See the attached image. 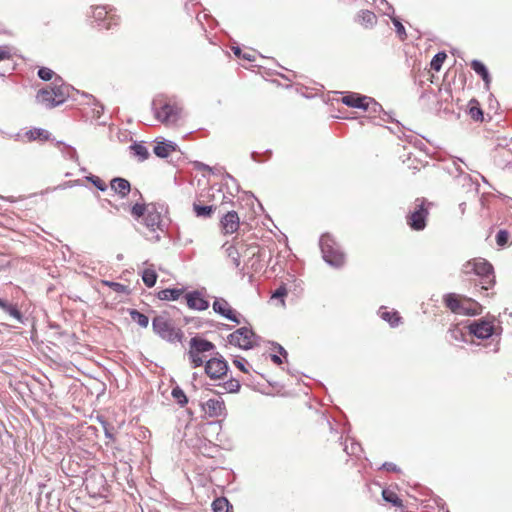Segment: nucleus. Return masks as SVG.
Listing matches in <instances>:
<instances>
[{
    "label": "nucleus",
    "instance_id": "nucleus-45",
    "mask_svg": "<svg viewBox=\"0 0 512 512\" xmlns=\"http://www.w3.org/2000/svg\"><path fill=\"white\" fill-rule=\"evenodd\" d=\"M509 234L506 230H499L496 234V243L498 246L503 247L507 244Z\"/></svg>",
    "mask_w": 512,
    "mask_h": 512
},
{
    "label": "nucleus",
    "instance_id": "nucleus-38",
    "mask_svg": "<svg viewBox=\"0 0 512 512\" xmlns=\"http://www.w3.org/2000/svg\"><path fill=\"white\" fill-rule=\"evenodd\" d=\"M446 58H447V55L443 51L435 54L430 63L431 69H433L437 72L440 71L441 67L443 65V62L445 61Z\"/></svg>",
    "mask_w": 512,
    "mask_h": 512
},
{
    "label": "nucleus",
    "instance_id": "nucleus-2",
    "mask_svg": "<svg viewBox=\"0 0 512 512\" xmlns=\"http://www.w3.org/2000/svg\"><path fill=\"white\" fill-rule=\"evenodd\" d=\"M462 272L481 277L480 285L483 290H489L495 283L493 266L483 258L467 261L462 267Z\"/></svg>",
    "mask_w": 512,
    "mask_h": 512
},
{
    "label": "nucleus",
    "instance_id": "nucleus-47",
    "mask_svg": "<svg viewBox=\"0 0 512 512\" xmlns=\"http://www.w3.org/2000/svg\"><path fill=\"white\" fill-rule=\"evenodd\" d=\"M369 106L370 107L367 109V111H370L371 113L383 112V115L385 117H387L388 119H390V116H388V114L383 111L382 106L379 103H377L374 99L371 98V102L369 103Z\"/></svg>",
    "mask_w": 512,
    "mask_h": 512
},
{
    "label": "nucleus",
    "instance_id": "nucleus-23",
    "mask_svg": "<svg viewBox=\"0 0 512 512\" xmlns=\"http://www.w3.org/2000/svg\"><path fill=\"white\" fill-rule=\"evenodd\" d=\"M471 68L481 76L485 83L486 89H489L491 83V77L486 66L479 60H473L471 62Z\"/></svg>",
    "mask_w": 512,
    "mask_h": 512
},
{
    "label": "nucleus",
    "instance_id": "nucleus-16",
    "mask_svg": "<svg viewBox=\"0 0 512 512\" xmlns=\"http://www.w3.org/2000/svg\"><path fill=\"white\" fill-rule=\"evenodd\" d=\"M52 90L54 96L57 98L58 105L63 104L66 99L70 96V90L72 87L63 82L60 76H56L52 82Z\"/></svg>",
    "mask_w": 512,
    "mask_h": 512
},
{
    "label": "nucleus",
    "instance_id": "nucleus-54",
    "mask_svg": "<svg viewBox=\"0 0 512 512\" xmlns=\"http://www.w3.org/2000/svg\"><path fill=\"white\" fill-rule=\"evenodd\" d=\"M274 346L275 349H277V351L279 352L280 355H282L283 357H287L288 353L287 351L278 343H273L272 344Z\"/></svg>",
    "mask_w": 512,
    "mask_h": 512
},
{
    "label": "nucleus",
    "instance_id": "nucleus-46",
    "mask_svg": "<svg viewBox=\"0 0 512 512\" xmlns=\"http://www.w3.org/2000/svg\"><path fill=\"white\" fill-rule=\"evenodd\" d=\"M449 335L452 339L456 341H464L465 334L457 326H454L453 328L449 329Z\"/></svg>",
    "mask_w": 512,
    "mask_h": 512
},
{
    "label": "nucleus",
    "instance_id": "nucleus-61",
    "mask_svg": "<svg viewBox=\"0 0 512 512\" xmlns=\"http://www.w3.org/2000/svg\"><path fill=\"white\" fill-rule=\"evenodd\" d=\"M457 171H459V173H463V170L460 167L457 168Z\"/></svg>",
    "mask_w": 512,
    "mask_h": 512
},
{
    "label": "nucleus",
    "instance_id": "nucleus-10",
    "mask_svg": "<svg viewBox=\"0 0 512 512\" xmlns=\"http://www.w3.org/2000/svg\"><path fill=\"white\" fill-rule=\"evenodd\" d=\"M202 410L211 418L226 416L225 402L221 397L211 398L201 404Z\"/></svg>",
    "mask_w": 512,
    "mask_h": 512
},
{
    "label": "nucleus",
    "instance_id": "nucleus-53",
    "mask_svg": "<svg viewBox=\"0 0 512 512\" xmlns=\"http://www.w3.org/2000/svg\"><path fill=\"white\" fill-rule=\"evenodd\" d=\"M382 468L385 469L386 471H392V472H397L399 470L398 467L394 463H391V462H385L382 465Z\"/></svg>",
    "mask_w": 512,
    "mask_h": 512
},
{
    "label": "nucleus",
    "instance_id": "nucleus-12",
    "mask_svg": "<svg viewBox=\"0 0 512 512\" xmlns=\"http://www.w3.org/2000/svg\"><path fill=\"white\" fill-rule=\"evenodd\" d=\"M469 333L479 339L489 338L494 331V326L491 322L485 320L474 321L468 326Z\"/></svg>",
    "mask_w": 512,
    "mask_h": 512
},
{
    "label": "nucleus",
    "instance_id": "nucleus-41",
    "mask_svg": "<svg viewBox=\"0 0 512 512\" xmlns=\"http://www.w3.org/2000/svg\"><path fill=\"white\" fill-rule=\"evenodd\" d=\"M344 451L348 455L359 456L360 452L362 451V448L359 443L355 442L354 440H351L350 445H345Z\"/></svg>",
    "mask_w": 512,
    "mask_h": 512
},
{
    "label": "nucleus",
    "instance_id": "nucleus-6",
    "mask_svg": "<svg viewBox=\"0 0 512 512\" xmlns=\"http://www.w3.org/2000/svg\"><path fill=\"white\" fill-rule=\"evenodd\" d=\"M152 109L155 118L165 125L177 123L182 112V109L177 104H171L162 97H157L152 101Z\"/></svg>",
    "mask_w": 512,
    "mask_h": 512
},
{
    "label": "nucleus",
    "instance_id": "nucleus-36",
    "mask_svg": "<svg viewBox=\"0 0 512 512\" xmlns=\"http://www.w3.org/2000/svg\"><path fill=\"white\" fill-rule=\"evenodd\" d=\"M142 280L147 287L151 288L156 284L157 274L153 269H145L142 273Z\"/></svg>",
    "mask_w": 512,
    "mask_h": 512
},
{
    "label": "nucleus",
    "instance_id": "nucleus-58",
    "mask_svg": "<svg viewBox=\"0 0 512 512\" xmlns=\"http://www.w3.org/2000/svg\"><path fill=\"white\" fill-rule=\"evenodd\" d=\"M252 158H253L254 161H258V159L256 158V153L255 152L252 153Z\"/></svg>",
    "mask_w": 512,
    "mask_h": 512
},
{
    "label": "nucleus",
    "instance_id": "nucleus-32",
    "mask_svg": "<svg viewBox=\"0 0 512 512\" xmlns=\"http://www.w3.org/2000/svg\"><path fill=\"white\" fill-rule=\"evenodd\" d=\"M57 146L58 147H63L61 149V152L63 153V155L75 162H78L79 161V157H78V154H77V151L74 147L70 146V145H67L65 144L64 142L62 141H58L57 142Z\"/></svg>",
    "mask_w": 512,
    "mask_h": 512
},
{
    "label": "nucleus",
    "instance_id": "nucleus-51",
    "mask_svg": "<svg viewBox=\"0 0 512 512\" xmlns=\"http://www.w3.org/2000/svg\"><path fill=\"white\" fill-rule=\"evenodd\" d=\"M10 56L9 49L5 46H0V61L9 60Z\"/></svg>",
    "mask_w": 512,
    "mask_h": 512
},
{
    "label": "nucleus",
    "instance_id": "nucleus-11",
    "mask_svg": "<svg viewBox=\"0 0 512 512\" xmlns=\"http://www.w3.org/2000/svg\"><path fill=\"white\" fill-rule=\"evenodd\" d=\"M212 307L215 313L221 315L222 317L234 323H240L237 313L231 308L228 301L225 300L224 298H216L213 302Z\"/></svg>",
    "mask_w": 512,
    "mask_h": 512
},
{
    "label": "nucleus",
    "instance_id": "nucleus-27",
    "mask_svg": "<svg viewBox=\"0 0 512 512\" xmlns=\"http://www.w3.org/2000/svg\"><path fill=\"white\" fill-rule=\"evenodd\" d=\"M215 209L216 207L213 205H201L196 202L193 204V211L195 215L201 218H210Z\"/></svg>",
    "mask_w": 512,
    "mask_h": 512
},
{
    "label": "nucleus",
    "instance_id": "nucleus-34",
    "mask_svg": "<svg viewBox=\"0 0 512 512\" xmlns=\"http://www.w3.org/2000/svg\"><path fill=\"white\" fill-rule=\"evenodd\" d=\"M382 497L386 502L391 503L395 507H401L402 506V500L398 497V495L388 489H384L382 491Z\"/></svg>",
    "mask_w": 512,
    "mask_h": 512
},
{
    "label": "nucleus",
    "instance_id": "nucleus-44",
    "mask_svg": "<svg viewBox=\"0 0 512 512\" xmlns=\"http://www.w3.org/2000/svg\"><path fill=\"white\" fill-rule=\"evenodd\" d=\"M54 71L47 67H41L38 70V77L43 81H49L53 78Z\"/></svg>",
    "mask_w": 512,
    "mask_h": 512
},
{
    "label": "nucleus",
    "instance_id": "nucleus-22",
    "mask_svg": "<svg viewBox=\"0 0 512 512\" xmlns=\"http://www.w3.org/2000/svg\"><path fill=\"white\" fill-rule=\"evenodd\" d=\"M108 12L105 7H96L93 11V17L96 22H98V26H103L106 29H110L112 25H116V22H113V19L109 17L107 19Z\"/></svg>",
    "mask_w": 512,
    "mask_h": 512
},
{
    "label": "nucleus",
    "instance_id": "nucleus-13",
    "mask_svg": "<svg viewBox=\"0 0 512 512\" xmlns=\"http://www.w3.org/2000/svg\"><path fill=\"white\" fill-rule=\"evenodd\" d=\"M371 97L350 92L342 98V103L348 107L367 110L370 106Z\"/></svg>",
    "mask_w": 512,
    "mask_h": 512
},
{
    "label": "nucleus",
    "instance_id": "nucleus-29",
    "mask_svg": "<svg viewBox=\"0 0 512 512\" xmlns=\"http://www.w3.org/2000/svg\"><path fill=\"white\" fill-rule=\"evenodd\" d=\"M379 315L383 320L389 322L391 327H396L400 323L401 318L399 317L398 313L395 311L389 312V311L383 310V308H380Z\"/></svg>",
    "mask_w": 512,
    "mask_h": 512
},
{
    "label": "nucleus",
    "instance_id": "nucleus-7",
    "mask_svg": "<svg viewBox=\"0 0 512 512\" xmlns=\"http://www.w3.org/2000/svg\"><path fill=\"white\" fill-rule=\"evenodd\" d=\"M425 204V199H416L414 203V210L407 215V224L412 230L422 231L425 229L426 220L429 215Z\"/></svg>",
    "mask_w": 512,
    "mask_h": 512
},
{
    "label": "nucleus",
    "instance_id": "nucleus-60",
    "mask_svg": "<svg viewBox=\"0 0 512 512\" xmlns=\"http://www.w3.org/2000/svg\"><path fill=\"white\" fill-rule=\"evenodd\" d=\"M418 143H419V148H422V146H424L423 142L418 141Z\"/></svg>",
    "mask_w": 512,
    "mask_h": 512
},
{
    "label": "nucleus",
    "instance_id": "nucleus-35",
    "mask_svg": "<svg viewBox=\"0 0 512 512\" xmlns=\"http://www.w3.org/2000/svg\"><path fill=\"white\" fill-rule=\"evenodd\" d=\"M375 7L384 15H394V8L386 0H373Z\"/></svg>",
    "mask_w": 512,
    "mask_h": 512
},
{
    "label": "nucleus",
    "instance_id": "nucleus-25",
    "mask_svg": "<svg viewBox=\"0 0 512 512\" xmlns=\"http://www.w3.org/2000/svg\"><path fill=\"white\" fill-rule=\"evenodd\" d=\"M222 247L225 250L227 257L232 261V264L234 265V267L240 268V265H241L240 254H239L237 248L234 245L229 244L228 242L223 244Z\"/></svg>",
    "mask_w": 512,
    "mask_h": 512
},
{
    "label": "nucleus",
    "instance_id": "nucleus-49",
    "mask_svg": "<svg viewBox=\"0 0 512 512\" xmlns=\"http://www.w3.org/2000/svg\"><path fill=\"white\" fill-rule=\"evenodd\" d=\"M234 365L239 368L242 372L247 373L248 370L245 366L246 360L242 357H237L233 360Z\"/></svg>",
    "mask_w": 512,
    "mask_h": 512
},
{
    "label": "nucleus",
    "instance_id": "nucleus-5",
    "mask_svg": "<svg viewBox=\"0 0 512 512\" xmlns=\"http://www.w3.org/2000/svg\"><path fill=\"white\" fill-rule=\"evenodd\" d=\"M320 249L324 261L335 268H339L345 263V254L340 245L330 234H323L320 238Z\"/></svg>",
    "mask_w": 512,
    "mask_h": 512
},
{
    "label": "nucleus",
    "instance_id": "nucleus-55",
    "mask_svg": "<svg viewBox=\"0 0 512 512\" xmlns=\"http://www.w3.org/2000/svg\"><path fill=\"white\" fill-rule=\"evenodd\" d=\"M195 168L198 170H202V171H211L212 170L210 166H208L204 163H201V162H196Z\"/></svg>",
    "mask_w": 512,
    "mask_h": 512
},
{
    "label": "nucleus",
    "instance_id": "nucleus-9",
    "mask_svg": "<svg viewBox=\"0 0 512 512\" xmlns=\"http://www.w3.org/2000/svg\"><path fill=\"white\" fill-rule=\"evenodd\" d=\"M217 355L219 357H211L205 362V373L212 380L222 378L229 369L227 361L219 353Z\"/></svg>",
    "mask_w": 512,
    "mask_h": 512
},
{
    "label": "nucleus",
    "instance_id": "nucleus-4",
    "mask_svg": "<svg viewBox=\"0 0 512 512\" xmlns=\"http://www.w3.org/2000/svg\"><path fill=\"white\" fill-rule=\"evenodd\" d=\"M152 329L156 335L169 343L182 342L184 337L183 331L175 327L167 315L155 316L152 319Z\"/></svg>",
    "mask_w": 512,
    "mask_h": 512
},
{
    "label": "nucleus",
    "instance_id": "nucleus-19",
    "mask_svg": "<svg viewBox=\"0 0 512 512\" xmlns=\"http://www.w3.org/2000/svg\"><path fill=\"white\" fill-rule=\"evenodd\" d=\"M37 102L44 105L46 108H54L59 106L57 98L54 96L52 88H44L38 91L36 95Z\"/></svg>",
    "mask_w": 512,
    "mask_h": 512
},
{
    "label": "nucleus",
    "instance_id": "nucleus-30",
    "mask_svg": "<svg viewBox=\"0 0 512 512\" xmlns=\"http://www.w3.org/2000/svg\"><path fill=\"white\" fill-rule=\"evenodd\" d=\"M129 315H130L131 319L134 322H136L140 327H142V328L148 327L149 318L145 314L139 312L136 309H130Z\"/></svg>",
    "mask_w": 512,
    "mask_h": 512
},
{
    "label": "nucleus",
    "instance_id": "nucleus-15",
    "mask_svg": "<svg viewBox=\"0 0 512 512\" xmlns=\"http://www.w3.org/2000/svg\"><path fill=\"white\" fill-rule=\"evenodd\" d=\"M445 305L454 313L464 314V315H475L476 310H471L459 301L456 294L448 293L444 296Z\"/></svg>",
    "mask_w": 512,
    "mask_h": 512
},
{
    "label": "nucleus",
    "instance_id": "nucleus-56",
    "mask_svg": "<svg viewBox=\"0 0 512 512\" xmlns=\"http://www.w3.org/2000/svg\"><path fill=\"white\" fill-rule=\"evenodd\" d=\"M104 432H105V436L110 439V440H113L114 437H113V434L112 432L110 431V428L108 427V425H105L104 426Z\"/></svg>",
    "mask_w": 512,
    "mask_h": 512
},
{
    "label": "nucleus",
    "instance_id": "nucleus-18",
    "mask_svg": "<svg viewBox=\"0 0 512 512\" xmlns=\"http://www.w3.org/2000/svg\"><path fill=\"white\" fill-rule=\"evenodd\" d=\"M110 188L113 190L120 198H125L131 192V184L130 182L122 177H115L110 181Z\"/></svg>",
    "mask_w": 512,
    "mask_h": 512
},
{
    "label": "nucleus",
    "instance_id": "nucleus-50",
    "mask_svg": "<svg viewBox=\"0 0 512 512\" xmlns=\"http://www.w3.org/2000/svg\"><path fill=\"white\" fill-rule=\"evenodd\" d=\"M107 284L116 292H126L127 286L117 282H107Z\"/></svg>",
    "mask_w": 512,
    "mask_h": 512
},
{
    "label": "nucleus",
    "instance_id": "nucleus-8",
    "mask_svg": "<svg viewBox=\"0 0 512 512\" xmlns=\"http://www.w3.org/2000/svg\"><path fill=\"white\" fill-rule=\"evenodd\" d=\"M255 338L256 335L252 329L241 327L233 333L229 334L227 340L231 345L239 347L243 350H248L253 348Z\"/></svg>",
    "mask_w": 512,
    "mask_h": 512
},
{
    "label": "nucleus",
    "instance_id": "nucleus-3",
    "mask_svg": "<svg viewBox=\"0 0 512 512\" xmlns=\"http://www.w3.org/2000/svg\"><path fill=\"white\" fill-rule=\"evenodd\" d=\"M216 349V346L200 337H192L189 342L188 358L192 368H198L206 362L207 353L212 355Z\"/></svg>",
    "mask_w": 512,
    "mask_h": 512
},
{
    "label": "nucleus",
    "instance_id": "nucleus-28",
    "mask_svg": "<svg viewBox=\"0 0 512 512\" xmlns=\"http://www.w3.org/2000/svg\"><path fill=\"white\" fill-rule=\"evenodd\" d=\"M130 150L133 155L138 158L139 161H145L149 157V151L147 147L142 143H133L130 145Z\"/></svg>",
    "mask_w": 512,
    "mask_h": 512
},
{
    "label": "nucleus",
    "instance_id": "nucleus-39",
    "mask_svg": "<svg viewBox=\"0 0 512 512\" xmlns=\"http://www.w3.org/2000/svg\"><path fill=\"white\" fill-rule=\"evenodd\" d=\"M221 386L228 393H236L240 390L241 387L239 380L234 378L225 381Z\"/></svg>",
    "mask_w": 512,
    "mask_h": 512
},
{
    "label": "nucleus",
    "instance_id": "nucleus-26",
    "mask_svg": "<svg viewBox=\"0 0 512 512\" xmlns=\"http://www.w3.org/2000/svg\"><path fill=\"white\" fill-rule=\"evenodd\" d=\"M183 289L181 288H168L163 289L158 292V298L160 300L174 301L179 299V297L183 294Z\"/></svg>",
    "mask_w": 512,
    "mask_h": 512
},
{
    "label": "nucleus",
    "instance_id": "nucleus-59",
    "mask_svg": "<svg viewBox=\"0 0 512 512\" xmlns=\"http://www.w3.org/2000/svg\"><path fill=\"white\" fill-rule=\"evenodd\" d=\"M134 194H137V195L141 196V193L139 192V190H138V189H135V190H134Z\"/></svg>",
    "mask_w": 512,
    "mask_h": 512
},
{
    "label": "nucleus",
    "instance_id": "nucleus-14",
    "mask_svg": "<svg viewBox=\"0 0 512 512\" xmlns=\"http://www.w3.org/2000/svg\"><path fill=\"white\" fill-rule=\"evenodd\" d=\"M220 224L224 234L235 233L240 226V218L238 213L234 210L227 212L221 217Z\"/></svg>",
    "mask_w": 512,
    "mask_h": 512
},
{
    "label": "nucleus",
    "instance_id": "nucleus-20",
    "mask_svg": "<svg viewBox=\"0 0 512 512\" xmlns=\"http://www.w3.org/2000/svg\"><path fill=\"white\" fill-rule=\"evenodd\" d=\"M177 148L178 146L175 142L164 140L157 142L156 145L154 146L153 151L156 156L160 158H166L169 156L171 152L176 151Z\"/></svg>",
    "mask_w": 512,
    "mask_h": 512
},
{
    "label": "nucleus",
    "instance_id": "nucleus-52",
    "mask_svg": "<svg viewBox=\"0 0 512 512\" xmlns=\"http://www.w3.org/2000/svg\"><path fill=\"white\" fill-rule=\"evenodd\" d=\"M233 52L238 57H242L243 59H246L248 61H252L253 60L249 54L242 53L241 49L239 47H233Z\"/></svg>",
    "mask_w": 512,
    "mask_h": 512
},
{
    "label": "nucleus",
    "instance_id": "nucleus-42",
    "mask_svg": "<svg viewBox=\"0 0 512 512\" xmlns=\"http://www.w3.org/2000/svg\"><path fill=\"white\" fill-rule=\"evenodd\" d=\"M389 17L391 18L392 23L396 28V32H397L398 36L402 40H404L407 36L405 27L403 26V24L400 22V20L397 17H394L393 15L389 16Z\"/></svg>",
    "mask_w": 512,
    "mask_h": 512
},
{
    "label": "nucleus",
    "instance_id": "nucleus-1",
    "mask_svg": "<svg viewBox=\"0 0 512 512\" xmlns=\"http://www.w3.org/2000/svg\"><path fill=\"white\" fill-rule=\"evenodd\" d=\"M163 211L164 207L156 203H136L131 207V214L135 219L143 218V224L149 231V234H146L149 241L158 242L161 239L158 231L164 232Z\"/></svg>",
    "mask_w": 512,
    "mask_h": 512
},
{
    "label": "nucleus",
    "instance_id": "nucleus-17",
    "mask_svg": "<svg viewBox=\"0 0 512 512\" xmlns=\"http://www.w3.org/2000/svg\"><path fill=\"white\" fill-rule=\"evenodd\" d=\"M186 303L190 309L204 311L208 309L209 302L204 299L199 291H192L186 294Z\"/></svg>",
    "mask_w": 512,
    "mask_h": 512
},
{
    "label": "nucleus",
    "instance_id": "nucleus-40",
    "mask_svg": "<svg viewBox=\"0 0 512 512\" xmlns=\"http://www.w3.org/2000/svg\"><path fill=\"white\" fill-rule=\"evenodd\" d=\"M469 114L476 121L483 120V111L476 101L470 102Z\"/></svg>",
    "mask_w": 512,
    "mask_h": 512
},
{
    "label": "nucleus",
    "instance_id": "nucleus-24",
    "mask_svg": "<svg viewBox=\"0 0 512 512\" xmlns=\"http://www.w3.org/2000/svg\"><path fill=\"white\" fill-rule=\"evenodd\" d=\"M357 20L362 26L366 28H372L377 23L376 15L369 10L360 11L357 15Z\"/></svg>",
    "mask_w": 512,
    "mask_h": 512
},
{
    "label": "nucleus",
    "instance_id": "nucleus-31",
    "mask_svg": "<svg viewBox=\"0 0 512 512\" xmlns=\"http://www.w3.org/2000/svg\"><path fill=\"white\" fill-rule=\"evenodd\" d=\"M231 504L225 497L216 498L212 502V510L213 512H229L231 508Z\"/></svg>",
    "mask_w": 512,
    "mask_h": 512
},
{
    "label": "nucleus",
    "instance_id": "nucleus-33",
    "mask_svg": "<svg viewBox=\"0 0 512 512\" xmlns=\"http://www.w3.org/2000/svg\"><path fill=\"white\" fill-rule=\"evenodd\" d=\"M26 135L29 138V140H31V141L37 140V139L48 140L50 137V133L47 130L42 129V128L31 129L26 133Z\"/></svg>",
    "mask_w": 512,
    "mask_h": 512
},
{
    "label": "nucleus",
    "instance_id": "nucleus-48",
    "mask_svg": "<svg viewBox=\"0 0 512 512\" xmlns=\"http://www.w3.org/2000/svg\"><path fill=\"white\" fill-rule=\"evenodd\" d=\"M286 294H287V289L285 288V286L282 285L275 290V292L272 295V298H280L282 304H284L283 298L286 296Z\"/></svg>",
    "mask_w": 512,
    "mask_h": 512
},
{
    "label": "nucleus",
    "instance_id": "nucleus-43",
    "mask_svg": "<svg viewBox=\"0 0 512 512\" xmlns=\"http://www.w3.org/2000/svg\"><path fill=\"white\" fill-rule=\"evenodd\" d=\"M87 180L90 181L98 190H100L102 192L107 190L106 183L98 176H95V175L88 176Z\"/></svg>",
    "mask_w": 512,
    "mask_h": 512
},
{
    "label": "nucleus",
    "instance_id": "nucleus-57",
    "mask_svg": "<svg viewBox=\"0 0 512 512\" xmlns=\"http://www.w3.org/2000/svg\"><path fill=\"white\" fill-rule=\"evenodd\" d=\"M271 360L277 365L282 363V359L276 354L271 355Z\"/></svg>",
    "mask_w": 512,
    "mask_h": 512
},
{
    "label": "nucleus",
    "instance_id": "nucleus-37",
    "mask_svg": "<svg viewBox=\"0 0 512 512\" xmlns=\"http://www.w3.org/2000/svg\"><path fill=\"white\" fill-rule=\"evenodd\" d=\"M171 395L181 407H184L188 403L186 394L178 386L172 389Z\"/></svg>",
    "mask_w": 512,
    "mask_h": 512
},
{
    "label": "nucleus",
    "instance_id": "nucleus-21",
    "mask_svg": "<svg viewBox=\"0 0 512 512\" xmlns=\"http://www.w3.org/2000/svg\"><path fill=\"white\" fill-rule=\"evenodd\" d=\"M0 308L9 316L17 320V322L21 324L24 323L25 317L18 309L16 304L9 303L6 300L0 298Z\"/></svg>",
    "mask_w": 512,
    "mask_h": 512
}]
</instances>
